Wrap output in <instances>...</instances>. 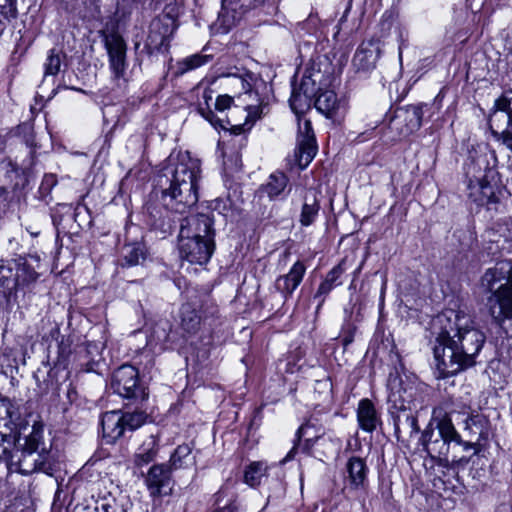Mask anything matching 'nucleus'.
Returning a JSON list of instances; mask_svg holds the SVG:
<instances>
[{
	"label": "nucleus",
	"mask_w": 512,
	"mask_h": 512,
	"mask_svg": "<svg viewBox=\"0 0 512 512\" xmlns=\"http://www.w3.org/2000/svg\"><path fill=\"white\" fill-rule=\"evenodd\" d=\"M441 331L433 347L436 368L443 378L473 367L486 335L469 314L449 310L437 317Z\"/></svg>",
	"instance_id": "obj_1"
},
{
	"label": "nucleus",
	"mask_w": 512,
	"mask_h": 512,
	"mask_svg": "<svg viewBox=\"0 0 512 512\" xmlns=\"http://www.w3.org/2000/svg\"><path fill=\"white\" fill-rule=\"evenodd\" d=\"M15 441L6 463L10 473L30 475L51 470V444L45 441L44 424L37 417H17Z\"/></svg>",
	"instance_id": "obj_2"
},
{
	"label": "nucleus",
	"mask_w": 512,
	"mask_h": 512,
	"mask_svg": "<svg viewBox=\"0 0 512 512\" xmlns=\"http://www.w3.org/2000/svg\"><path fill=\"white\" fill-rule=\"evenodd\" d=\"M201 178V164L188 154L182 155L171 171L169 187L162 191L164 206L177 213H184L198 201V182Z\"/></svg>",
	"instance_id": "obj_3"
},
{
	"label": "nucleus",
	"mask_w": 512,
	"mask_h": 512,
	"mask_svg": "<svg viewBox=\"0 0 512 512\" xmlns=\"http://www.w3.org/2000/svg\"><path fill=\"white\" fill-rule=\"evenodd\" d=\"M455 412L452 403L444 402L433 411L437 425L435 429H425L421 436L424 450L432 459H437L442 465L460 466L469 462V458L452 455L449 457L450 448L453 444L461 443V436L456 431L451 415Z\"/></svg>",
	"instance_id": "obj_4"
},
{
	"label": "nucleus",
	"mask_w": 512,
	"mask_h": 512,
	"mask_svg": "<svg viewBox=\"0 0 512 512\" xmlns=\"http://www.w3.org/2000/svg\"><path fill=\"white\" fill-rule=\"evenodd\" d=\"M222 77L226 79L228 87L239 91L237 98L246 113V123H253L266 113L268 102L258 92L259 85H263V82L256 74L247 70H237L234 73L224 74Z\"/></svg>",
	"instance_id": "obj_5"
},
{
	"label": "nucleus",
	"mask_w": 512,
	"mask_h": 512,
	"mask_svg": "<svg viewBox=\"0 0 512 512\" xmlns=\"http://www.w3.org/2000/svg\"><path fill=\"white\" fill-rule=\"evenodd\" d=\"M38 277L36 267L26 257L0 260V283L10 293L29 287Z\"/></svg>",
	"instance_id": "obj_6"
},
{
	"label": "nucleus",
	"mask_w": 512,
	"mask_h": 512,
	"mask_svg": "<svg viewBox=\"0 0 512 512\" xmlns=\"http://www.w3.org/2000/svg\"><path fill=\"white\" fill-rule=\"evenodd\" d=\"M488 162L485 156H479L468 166L467 175L472 174L467 184L468 197L477 205H488L496 203L494 186L488 181L491 169H488Z\"/></svg>",
	"instance_id": "obj_7"
},
{
	"label": "nucleus",
	"mask_w": 512,
	"mask_h": 512,
	"mask_svg": "<svg viewBox=\"0 0 512 512\" xmlns=\"http://www.w3.org/2000/svg\"><path fill=\"white\" fill-rule=\"evenodd\" d=\"M488 123L493 135L512 151V90L495 101Z\"/></svg>",
	"instance_id": "obj_8"
},
{
	"label": "nucleus",
	"mask_w": 512,
	"mask_h": 512,
	"mask_svg": "<svg viewBox=\"0 0 512 512\" xmlns=\"http://www.w3.org/2000/svg\"><path fill=\"white\" fill-rule=\"evenodd\" d=\"M138 370L132 365H122L114 373L111 386L115 393L137 403H143L148 398L145 388L138 383Z\"/></svg>",
	"instance_id": "obj_9"
},
{
	"label": "nucleus",
	"mask_w": 512,
	"mask_h": 512,
	"mask_svg": "<svg viewBox=\"0 0 512 512\" xmlns=\"http://www.w3.org/2000/svg\"><path fill=\"white\" fill-rule=\"evenodd\" d=\"M266 0H222L217 25L223 33L228 32L251 9L263 4Z\"/></svg>",
	"instance_id": "obj_10"
},
{
	"label": "nucleus",
	"mask_w": 512,
	"mask_h": 512,
	"mask_svg": "<svg viewBox=\"0 0 512 512\" xmlns=\"http://www.w3.org/2000/svg\"><path fill=\"white\" fill-rule=\"evenodd\" d=\"M428 109L429 105L423 103L399 107L391 120V127L397 130L400 136H408L421 127L424 112Z\"/></svg>",
	"instance_id": "obj_11"
},
{
	"label": "nucleus",
	"mask_w": 512,
	"mask_h": 512,
	"mask_svg": "<svg viewBox=\"0 0 512 512\" xmlns=\"http://www.w3.org/2000/svg\"><path fill=\"white\" fill-rule=\"evenodd\" d=\"M387 387L390 390V398L394 402H400L402 406L411 404L419 395V383L415 376L400 375L398 371L390 372Z\"/></svg>",
	"instance_id": "obj_12"
},
{
	"label": "nucleus",
	"mask_w": 512,
	"mask_h": 512,
	"mask_svg": "<svg viewBox=\"0 0 512 512\" xmlns=\"http://www.w3.org/2000/svg\"><path fill=\"white\" fill-rule=\"evenodd\" d=\"M178 248L180 257L191 264H206L215 249L214 240L192 239L178 236Z\"/></svg>",
	"instance_id": "obj_13"
},
{
	"label": "nucleus",
	"mask_w": 512,
	"mask_h": 512,
	"mask_svg": "<svg viewBox=\"0 0 512 512\" xmlns=\"http://www.w3.org/2000/svg\"><path fill=\"white\" fill-rule=\"evenodd\" d=\"M487 308L494 322L501 325L505 320L512 319V288L500 284L493 291H488Z\"/></svg>",
	"instance_id": "obj_14"
},
{
	"label": "nucleus",
	"mask_w": 512,
	"mask_h": 512,
	"mask_svg": "<svg viewBox=\"0 0 512 512\" xmlns=\"http://www.w3.org/2000/svg\"><path fill=\"white\" fill-rule=\"evenodd\" d=\"M104 45L109 56V67L113 78L124 79L127 69L126 42L118 33H110L105 35Z\"/></svg>",
	"instance_id": "obj_15"
},
{
	"label": "nucleus",
	"mask_w": 512,
	"mask_h": 512,
	"mask_svg": "<svg viewBox=\"0 0 512 512\" xmlns=\"http://www.w3.org/2000/svg\"><path fill=\"white\" fill-rule=\"evenodd\" d=\"M17 418L14 419L12 406L0 403V459L7 463V457L17 445L15 441Z\"/></svg>",
	"instance_id": "obj_16"
},
{
	"label": "nucleus",
	"mask_w": 512,
	"mask_h": 512,
	"mask_svg": "<svg viewBox=\"0 0 512 512\" xmlns=\"http://www.w3.org/2000/svg\"><path fill=\"white\" fill-rule=\"evenodd\" d=\"M179 236L201 240L210 238V240H214L213 219L208 214H191L182 219Z\"/></svg>",
	"instance_id": "obj_17"
},
{
	"label": "nucleus",
	"mask_w": 512,
	"mask_h": 512,
	"mask_svg": "<svg viewBox=\"0 0 512 512\" xmlns=\"http://www.w3.org/2000/svg\"><path fill=\"white\" fill-rule=\"evenodd\" d=\"M317 151L316 139L311 122L305 120L298 124L296 161L301 169H304L314 158Z\"/></svg>",
	"instance_id": "obj_18"
},
{
	"label": "nucleus",
	"mask_w": 512,
	"mask_h": 512,
	"mask_svg": "<svg viewBox=\"0 0 512 512\" xmlns=\"http://www.w3.org/2000/svg\"><path fill=\"white\" fill-rule=\"evenodd\" d=\"M145 483L152 497L170 494L173 486L170 468L165 464L153 465L145 477Z\"/></svg>",
	"instance_id": "obj_19"
},
{
	"label": "nucleus",
	"mask_w": 512,
	"mask_h": 512,
	"mask_svg": "<svg viewBox=\"0 0 512 512\" xmlns=\"http://www.w3.org/2000/svg\"><path fill=\"white\" fill-rule=\"evenodd\" d=\"M345 480L350 491L364 490L368 483L369 468L364 458L351 456L345 465Z\"/></svg>",
	"instance_id": "obj_20"
},
{
	"label": "nucleus",
	"mask_w": 512,
	"mask_h": 512,
	"mask_svg": "<svg viewBox=\"0 0 512 512\" xmlns=\"http://www.w3.org/2000/svg\"><path fill=\"white\" fill-rule=\"evenodd\" d=\"M504 280L512 288V261H499L494 267L487 269L481 277L480 285L484 291H493L494 286Z\"/></svg>",
	"instance_id": "obj_21"
},
{
	"label": "nucleus",
	"mask_w": 512,
	"mask_h": 512,
	"mask_svg": "<svg viewBox=\"0 0 512 512\" xmlns=\"http://www.w3.org/2000/svg\"><path fill=\"white\" fill-rule=\"evenodd\" d=\"M305 273V264L302 261H296L287 274L281 275L276 279V290L287 300L300 285Z\"/></svg>",
	"instance_id": "obj_22"
},
{
	"label": "nucleus",
	"mask_w": 512,
	"mask_h": 512,
	"mask_svg": "<svg viewBox=\"0 0 512 512\" xmlns=\"http://www.w3.org/2000/svg\"><path fill=\"white\" fill-rule=\"evenodd\" d=\"M314 82L309 77H304L298 89L294 88L289 99L292 111L300 116L310 109L314 95Z\"/></svg>",
	"instance_id": "obj_23"
},
{
	"label": "nucleus",
	"mask_w": 512,
	"mask_h": 512,
	"mask_svg": "<svg viewBox=\"0 0 512 512\" xmlns=\"http://www.w3.org/2000/svg\"><path fill=\"white\" fill-rule=\"evenodd\" d=\"M123 420L122 412L119 410L107 411L102 415V432L107 443H114L127 431Z\"/></svg>",
	"instance_id": "obj_24"
},
{
	"label": "nucleus",
	"mask_w": 512,
	"mask_h": 512,
	"mask_svg": "<svg viewBox=\"0 0 512 512\" xmlns=\"http://www.w3.org/2000/svg\"><path fill=\"white\" fill-rule=\"evenodd\" d=\"M380 57V48L372 41L363 42L356 50L353 65L357 70L368 71L373 69Z\"/></svg>",
	"instance_id": "obj_25"
},
{
	"label": "nucleus",
	"mask_w": 512,
	"mask_h": 512,
	"mask_svg": "<svg viewBox=\"0 0 512 512\" xmlns=\"http://www.w3.org/2000/svg\"><path fill=\"white\" fill-rule=\"evenodd\" d=\"M289 178L283 172L272 173L266 183L261 185L260 191L265 193L270 200L284 199L289 191Z\"/></svg>",
	"instance_id": "obj_26"
},
{
	"label": "nucleus",
	"mask_w": 512,
	"mask_h": 512,
	"mask_svg": "<svg viewBox=\"0 0 512 512\" xmlns=\"http://www.w3.org/2000/svg\"><path fill=\"white\" fill-rule=\"evenodd\" d=\"M204 100L205 107L202 104L199 105L198 111L203 118H205L212 126L215 128L220 127L222 129H228L224 124L226 122L227 125H230L233 128L234 133L239 134L242 132L243 127L242 124H233L230 119L226 121L218 118L215 113L210 108V102L213 100V91L211 89H205L202 95Z\"/></svg>",
	"instance_id": "obj_27"
},
{
	"label": "nucleus",
	"mask_w": 512,
	"mask_h": 512,
	"mask_svg": "<svg viewBox=\"0 0 512 512\" xmlns=\"http://www.w3.org/2000/svg\"><path fill=\"white\" fill-rule=\"evenodd\" d=\"M357 420L362 430L373 432L380 423V418L373 403L369 399H362L358 404Z\"/></svg>",
	"instance_id": "obj_28"
},
{
	"label": "nucleus",
	"mask_w": 512,
	"mask_h": 512,
	"mask_svg": "<svg viewBox=\"0 0 512 512\" xmlns=\"http://www.w3.org/2000/svg\"><path fill=\"white\" fill-rule=\"evenodd\" d=\"M315 108L327 118H333L340 109L341 103L332 90H325L318 94L314 101Z\"/></svg>",
	"instance_id": "obj_29"
},
{
	"label": "nucleus",
	"mask_w": 512,
	"mask_h": 512,
	"mask_svg": "<svg viewBox=\"0 0 512 512\" xmlns=\"http://www.w3.org/2000/svg\"><path fill=\"white\" fill-rule=\"evenodd\" d=\"M159 451V440L157 436L150 435L138 448L135 456L134 463L138 467H142L144 465L152 462Z\"/></svg>",
	"instance_id": "obj_30"
},
{
	"label": "nucleus",
	"mask_w": 512,
	"mask_h": 512,
	"mask_svg": "<svg viewBox=\"0 0 512 512\" xmlns=\"http://www.w3.org/2000/svg\"><path fill=\"white\" fill-rule=\"evenodd\" d=\"M195 457L192 455V448L188 444L179 445L172 453L169 465L170 471L177 469H186L194 466Z\"/></svg>",
	"instance_id": "obj_31"
},
{
	"label": "nucleus",
	"mask_w": 512,
	"mask_h": 512,
	"mask_svg": "<svg viewBox=\"0 0 512 512\" xmlns=\"http://www.w3.org/2000/svg\"><path fill=\"white\" fill-rule=\"evenodd\" d=\"M147 257V250L142 243L126 245L123 249V265L136 266L142 264Z\"/></svg>",
	"instance_id": "obj_32"
},
{
	"label": "nucleus",
	"mask_w": 512,
	"mask_h": 512,
	"mask_svg": "<svg viewBox=\"0 0 512 512\" xmlns=\"http://www.w3.org/2000/svg\"><path fill=\"white\" fill-rule=\"evenodd\" d=\"M211 59V55L202 53L188 56L177 63V74L183 75L189 71L197 69L207 64L209 61H211Z\"/></svg>",
	"instance_id": "obj_33"
},
{
	"label": "nucleus",
	"mask_w": 512,
	"mask_h": 512,
	"mask_svg": "<svg viewBox=\"0 0 512 512\" xmlns=\"http://www.w3.org/2000/svg\"><path fill=\"white\" fill-rule=\"evenodd\" d=\"M170 330L171 325L168 321H159L148 335L147 344L162 347L169 340Z\"/></svg>",
	"instance_id": "obj_34"
},
{
	"label": "nucleus",
	"mask_w": 512,
	"mask_h": 512,
	"mask_svg": "<svg viewBox=\"0 0 512 512\" xmlns=\"http://www.w3.org/2000/svg\"><path fill=\"white\" fill-rule=\"evenodd\" d=\"M124 425L127 431H134L140 428L148 418V414L145 409L136 407L133 411L122 412Z\"/></svg>",
	"instance_id": "obj_35"
},
{
	"label": "nucleus",
	"mask_w": 512,
	"mask_h": 512,
	"mask_svg": "<svg viewBox=\"0 0 512 512\" xmlns=\"http://www.w3.org/2000/svg\"><path fill=\"white\" fill-rule=\"evenodd\" d=\"M200 325V316L190 304H184L181 307V326L188 332L197 331Z\"/></svg>",
	"instance_id": "obj_36"
},
{
	"label": "nucleus",
	"mask_w": 512,
	"mask_h": 512,
	"mask_svg": "<svg viewBox=\"0 0 512 512\" xmlns=\"http://www.w3.org/2000/svg\"><path fill=\"white\" fill-rule=\"evenodd\" d=\"M266 465L263 462L251 463L244 473V482L251 487L260 484L261 478L265 475Z\"/></svg>",
	"instance_id": "obj_37"
},
{
	"label": "nucleus",
	"mask_w": 512,
	"mask_h": 512,
	"mask_svg": "<svg viewBox=\"0 0 512 512\" xmlns=\"http://www.w3.org/2000/svg\"><path fill=\"white\" fill-rule=\"evenodd\" d=\"M319 212V204L315 198L309 200L307 197L304 200L300 214V223L302 226L311 225Z\"/></svg>",
	"instance_id": "obj_38"
},
{
	"label": "nucleus",
	"mask_w": 512,
	"mask_h": 512,
	"mask_svg": "<svg viewBox=\"0 0 512 512\" xmlns=\"http://www.w3.org/2000/svg\"><path fill=\"white\" fill-rule=\"evenodd\" d=\"M61 63V51L56 49L49 50L46 61L44 63V77L56 76L60 71Z\"/></svg>",
	"instance_id": "obj_39"
},
{
	"label": "nucleus",
	"mask_w": 512,
	"mask_h": 512,
	"mask_svg": "<svg viewBox=\"0 0 512 512\" xmlns=\"http://www.w3.org/2000/svg\"><path fill=\"white\" fill-rule=\"evenodd\" d=\"M402 430L409 432L410 436L419 432L418 420L412 414H404V417L398 416L395 421V433L399 434Z\"/></svg>",
	"instance_id": "obj_40"
},
{
	"label": "nucleus",
	"mask_w": 512,
	"mask_h": 512,
	"mask_svg": "<svg viewBox=\"0 0 512 512\" xmlns=\"http://www.w3.org/2000/svg\"><path fill=\"white\" fill-rule=\"evenodd\" d=\"M16 1L17 0H0V13L6 18H16Z\"/></svg>",
	"instance_id": "obj_41"
},
{
	"label": "nucleus",
	"mask_w": 512,
	"mask_h": 512,
	"mask_svg": "<svg viewBox=\"0 0 512 512\" xmlns=\"http://www.w3.org/2000/svg\"><path fill=\"white\" fill-rule=\"evenodd\" d=\"M346 270L345 260H342L337 266H335L326 276L325 280L333 286L339 285L338 279Z\"/></svg>",
	"instance_id": "obj_42"
},
{
	"label": "nucleus",
	"mask_w": 512,
	"mask_h": 512,
	"mask_svg": "<svg viewBox=\"0 0 512 512\" xmlns=\"http://www.w3.org/2000/svg\"><path fill=\"white\" fill-rule=\"evenodd\" d=\"M233 98L229 95H219L215 101V109L219 112H223L226 109L231 108Z\"/></svg>",
	"instance_id": "obj_43"
},
{
	"label": "nucleus",
	"mask_w": 512,
	"mask_h": 512,
	"mask_svg": "<svg viewBox=\"0 0 512 512\" xmlns=\"http://www.w3.org/2000/svg\"><path fill=\"white\" fill-rule=\"evenodd\" d=\"M333 285L330 284L329 282H327L326 280H324L318 290H317V293L315 294V298H318V297H321V296H326L329 294V292L333 289Z\"/></svg>",
	"instance_id": "obj_44"
},
{
	"label": "nucleus",
	"mask_w": 512,
	"mask_h": 512,
	"mask_svg": "<svg viewBox=\"0 0 512 512\" xmlns=\"http://www.w3.org/2000/svg\"><path fill=\"white\" fill-rule=\"evenodd\" d=\"M354 332H355V327H349L347 332H345L343 339H342V343H343L344 347H347L348 345H350L353 342Z\"/></svg>",
	"instance_id": "obj_45"
},
{
	"label": "nucleus",
	"mask_w": 512,
	"mask_h": 512,
	"mask_svg": "<svg viewBox=\"0 0 512 512\" xmlns=\"http://www.w3.org/2000/svg\"><path fill=\"white\" fill-rule=\"evenodd\" d=\"M313 426V424L311 423V421L309 420L307 423L303 424L302 426L299 427V429L297 430L296 432V437H297V440L300 441V439L302 438V436L308 434V430Z\"/></svg>",
	"instance_id": "obj_46"
},
{
	"label": "nucleus",
	"mask_w": 512,
	"mask_h": 512,
	"mask_svg": "<svg viewBox=\"0 0 512 512\" xmlns=\"http://www.w3.org/2000/svg\"><path fill=\"white\" fill-rule=\"evenodd\" d=\"M479 421V415H470L465 420V429L470 430L471 425H475Z\"/></svg>",
	"instance_id": "obj_47"
},
{
	"label": "nucleus",
	"mask_w": 512,
	"mask_h": 512,
	"mask_svg": "<svg viewBox=\"0 0 512 512\" xmlns=\"http://www.w3.org/2000/svg\"><path fill=\"white\" fill-rule=\"evenodd\" d=\"M459 446H462L464 451H468V450H470L473 447V444L471 442L463 441L461 439V443L460 444H453V448H456V447H459Z\"/></svg>",
	"instance_id": "obj_48"
},
{
	"label": "nucleus",
	"mask_w": 512,
	"mask_h": 512,
	"mask_svg": "<svg viewBox=\"0 0 512 512\" xmlns=\"http://www.w3.org/2000/svg\"><path fill=\"white\" fill-rule=\"evenodd\" d=\"M297 451L296 445L293 446V448L287 453L286 457L283 459L284 462L292 460L295 456V453Z\"/></svg>",
	"instance_id": "obj_49"
},
{
	"label": "nucleus",
	"mask_w": 512,
	"mask_h": 512,
	"mask_svg": "<svg viewBox=\"0 0 512 512\" xmlns=\"http://www.w3.org/2000/svg\"><path fill=\"white\" fill-rule=\"evenodd\" d=\"M318 384L321 385L323 388H326V389H330V387H331V384L329 383L328 380L319 381Z\"/></svg>",
	"instance_id": "obj_50"
},
{
	"label": "nucleus",
	"mask_w": 512,
	"mask_h": 512,
	"mask_svg": "<svg viewBox=\"0 0 512 512\" xmlns=\"http://www.w3.org/2000/svg\"><path fill=\"white\" fill-rule=\"evenodd\" d=\"M27 231L34 237L38 236L40 234V231H33V230H29L27 229Z\"/></svg>",
	"instance_id": "obj_51"
},
{
	"label": "nucleus",
	"mask_w": 512,
	"mask_h": 512,
	"mask_svg": "<svg viewBox=\"0 0 512 512\" xmlns=\"http://www.w3.org/2000/svg\"><path fill=\"white\" fill-rule=\"evenodd\" d=\"M323 302H324V299H321V300H320V302H319V304H318L317 310L321 307V305L323 304Z\"/></svg>",
	"instance_id": "obj_52"
},
{
	"label": "nucleus",
	"mask_w": 512,
	"mask_h": 512,
	"mask_svg": "<svg viewBox=\"0 0 512 512\" xmlns=\"http://www.w3.org/2000/svg\"><path fill=\"white\" fill-rule=\"evenodd\" d=\"M2 30H3V29H2V28H0V34L2 33Z\"/></svg>",
	"instance_id": "obj_53"
}]
</instances>
